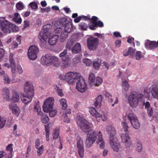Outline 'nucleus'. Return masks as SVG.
Returning <instances> with one entry per match:
<instances>
[{"mask_svg": "<svg viewBox=\"0 0 158 158\" xmlns=\"http://www.w3.org/2000/svg\"><path fill=\"white\" fill-rule=\"evenodd\" d=\"M39 38L40 39L41 45L43 46H45L46 43V41L45 40L47 38H44V37L43 35H42V36H41L40 34L39 36Z\"/></svg>", "mask_w": 158, "mask_h": 158, "instance_id": "obj_45", "label": "nucleus"}, {"mask_svg": "<svg viewBox=\"0 0 158 158\" xmlns=\"http://www.w3.org/2000/svg\"><path fill=\"white\" fill-rule=\"evenodd\" d=\"M101 118V120L103 121H106L108 118V115L106 113H102V114L98 113L97 115V117L96 118Z\"/></svg>", "mask_w": 158, "mask_h": 158, "instance_id": "obj_36", "label": "nucleus"}, {"mask_svg": "<svg viewBox=\"0 0 158 158\" xmlns=\"http://www.w3.org/2000/svg\"><path fill=\"white\" fill-rule=\"evenodd\" d=\"M50 10V7H47L45 8H41L40 11L42 13L48 12Z\"/></svg>", "mask_w": 158, "mask_h": 158, "instance_id": "obj_62", "label": "nucleus"}, {"mask_svg": "<svg viewBox=\"0 0 158 158\" xmlns=\"http://www.w3.org/2000/svg\"><path fill=\"white\" fill-rule=\"evenodd\" d=\"M10 91L9 89L5 87L3 89V98L5 101H9L10 100Z\"/></svg>", "mask_w": 158, "mask_h": 158, "instance_id": "obj_25", "label": "nucleus"}, {"mask_svg": "<svg viewBox=\"0 0 158 158\" xmlns=\"http://www.w3.org/2000/svg\"><path fill=\"white\" fill-rule=\"evenodd\" d=\"M45 129L46 131V137L47 141H48L49 140V127L48 125L45 126Z\"/></svg>", "mask_w": 158, "mask_h": 158, "instance_id": "obj_40", "label": "nucleus"}, {"mask_svg": "<svg viewBox=\"0 0 158 158\" xmlns=\"http://www.w3.org/2000/svg\"><path fill=\"white\" fill-rule=\"evenodd\" d=\"M19 30V27L16 25L10 23V32H18Z\"/></svg>", "mask_w": 158, "mask_h": 158, "instance_id": "obj_43", "label": "nucleus"}, {"mask_svg": "<svg viewBox=\"0 0 158 158\" xmlns=\"http://www.w3.org/2000/svg\"><path fill=\"white\" fill-rule=\"evenodd\" d=\"M151 93L153 98L158 100V88L153 87L151 90Z\"/></svg>", "mask_w": 158, "mask_h": 158, "instance_id": "obj_34", "label": "nucleus"}, {"mask_svg": "<svg viewBox=\"0 0 158 158\" xmlns=\"http://www.w3.org/2000/svg\"><path fill=\"white\" fill-rule=\"evenodd\" d=\"M41 120L42 123H47L49 122V119L48 116L43 115L41 117Z\"/></svg>", "mask_w": 158, "mask_h": 158, "instance_id": "obj_48", "label": "nucleus"}, {"mask_svg": "<svg viewBox=\"0 0 158 158\" xmlns=\"http://www.w3.org/2000/svg\"><path fill=\"white\" fill-rule=\"evenodd\" d=\"M83 62L87 66H90L92 64V61L88 59H85L83 60Z\"/></svg>", "mask_w": 158, "mask_h": 158, "instance_id": "obj_52", "label": "nucleus"}, {"mask_svg": "<svg viewBox=\"0 0 158 158\" xmlns=\"http://www.w3.org/2000/svg\"><path fill=\"white\" fill-rule=\"evenodd\" d=\"M17 9L19 10H21L24 8V6L23 3L21 2L17 3L16 5Z\"/></svg>", "mask_w": 158, "mask_h": 158, "instance_id": "obj_50", "label": "nucleus"}, {"mask_svg": "<svg viewBox=\"0 0 158 158\" xmlns=\"http://www.w3.org/2000/svg\"><path fill=\"white\" fill-rule=\"evenodd\" d=\"M59 56L61 60L64 62L62 64L63 68L68 67L70 65L71 62L67 49L61 52L59 54Z\"/></svg>", "mask_w": 158, "mask_h": 158, "instance_id": "obj_7", "label": "nucleus"}, {"mask_svg": "<svg viewBox=\"0 0 158 158\" xmlns=\"http://www.w3.org/2000/svg\"><path fill=\"white\" fill-rule=\"evenodd\" d=\"M13 133L16 136H19L20 135L19 134H18L17 133L16 130L17 128V126L16 124H14L13 126Z\"/></svg>", "mask_w": 158, "mask_h": 158, "instance_id": "obj_58", "label": "nucleus"}, {"mask_svg": "<svg viewBox=\"0 0 158 158\" xmlns=\"http://www.w3.org/2000/svg\"><path fill=\"white\" fill-rule=\"evenodd\" d=\"M102 79L99 77H97L95 78V87L99 86L102 83Z\"/></svg>", "mask_w": 158, "mask_h": 158, "instance_id": "obj_49", "label": "nucleus"}, {"mask_svg": "<svg viewBox=\"0 0 158 158\" xmlns=\"http://www.w3.org/2000/svg\"><path fill=\"white\" fill-rule=\"evenodd\" d=\"M130 85L128 81L126 80L123 81L122 82V91L126 93L129 90Z\"/></svg>", "mask_w": 158, "mask_h": 158, "instance_id": "obj_29", "label": "nucleus"}, {"mask_svg": "<svg viewBox=\"0 0 158 158\" xmlns=\"http://www.w3.org/2000/svg\"><path fill=\"white\" fill-rule=\"evenodd\" d=\"M74 43V42L72 40H68L66 46V49L67 50H70L71 47Z\"/></svg>", "mask_w": 158, "mask_h": 158, "instance_id": "obj_44", "label": "nucleus"}, {"mask_svg": "<svg viewBox=\"0 0 158 158\" xmlns=\"http://www.w3.org/2000/svg\"><path fill=\"white\" fill-rule=\"evenodd\" d=\"M3 79L5 83L8 84L10 83V79L9 77L6 74L4 75Z\"/></svg>", "mask_w": 158, "mask_h": 158, "instance_id": "obj_53", "label": "nucleus"}, {"mask_svg": "<svg viewBox=\"0 0 158 158\" xmlns=\"http://www.w3.org/2000/svg\"><path fill=\"white\" fill-rule=\"evenodd\" d=\"M106 131L109 135V140L116 137L115 135L116 133L114 127L111 125H108L106 127Z\"/></svg>", "mask_w": 158, "mask_h": 158, "instance_id": "obj_18", "label": "nucleus"}, {"mask_svg": "<svg viewBox=\"0 0 158 158\" xmlns=\"http://www.w3.org/2000/svg\"><path fill=\"white\" fill-rule=\"evenodd\" d=\"M0 27L3 32H10V23L4 18L0 17Z\"/></svg>", "mask_w": 158, "mask_h": 158, "instance_id": "obj_12", "label": "nucleus"}, {"mask_svg": "<svg viewBox=\"0 0 158 158\" xmlns=\"http://www.w3.org/2000/svg\"><path fill=\"white\" fill-rule=\"evenodd\" d=\"M59 36L55 35L51 36L49 38L48 43L51 45H55L58 40Z\"/></svg>", "mask_w": 158, "mask_h": 158, "instance_id": "obj_23", "label": "nucleus"}, {"mask_svg": "<svg viewBox=\"0 0 158 158\" xmlns=\"http://www.w3.org/2000/svg\"><path fill=\"white\" fill-rule=\"evenodd\" d=\"M60 105L62 106V109H65L67 107L66 100L64 98H62L60 100Z\"/></svg>", "mask_w": 158, "mask_h": 158, "instance_id": "obj_41", "label": "nucleus"}, {"mask_svg": "<svg viewBox=\"0 0 158 158\" xmlns=\"http://www.w3.org/2000/svg\"><path fill=\"white\" fill-rule=\"evenodd\" d=\"M10 71L12 73V83H15L18 81V80L16 78V75L17 73L21 74L23 72V70L21 66L19 65H16L15 60L10 58Z\"/></svg>", "mask_w": 158, "mask_h": 158, "instance_id": "obj_5", "label": "nucleus"}, {"mask_svg": "<svg viewBox=\"0 0 158 158\" xmlns=\"http://www.w3.org/2000/svg\"><path fill=\"white\" fill-rule=\"evenodd\" d=\"M50 60V64H52L55 67H58L60 65V61L58 58L56 56H52Z\"/></svg>", "mask_w": 158, "mask_h": 158, "instance_id": "obj_28", "label": "nucleus"}, {"mask_svg": "<svg viewBox=\"0 0 158 158\" xmlns=\"http://www.w3.org/2000/svg\"><path fill=\"white\" fill-rule=\"evenodd\" d=\"M54 100L52 97H49L44 102L43 106V111L48 113L50 109H52L54 104Z\"/></svg>", "mask_w": 158, "mask_h": 158, "instance_id": "obj_11", "label": "nucleus"}, {"mask_svg": "<svg viewBox=\"0 0 158 158\" xmlns=\"http://www.w3.org/2000/svg\"><path fill=\"white\" fill-rule=\"evenodd\" d=\"M35 147L36 149L39 148L40 145V141L39 139H37L35 140Z\"/></svg>", "mask_w": 158, "mask_h": 158, "instance_id": "obj_64", "label": "nucleus"}, {"mask_svg": "<svg viewBox=\"0 0 158 158\" xmlns=\"http://www.w3.org/2000/svg\"><path fill=\"white\" fill-rule=\"evenodd\" d=\"M6 122V120L3 119L0 116V128H3L5 125Z\"/></svg>", "mask_w": 158, "mask_h": 158, "instance_id": "obj_59", "label": "nucleus"}, {"mask_svg": "<svg viewBox=\"0 0 158 158\" xmlns=\"http://www.w3.org/2000/svg\"><path fill=\"white\" fill-rule=\"evenodd\" d=\"M101 60L98 59L95 60L93 62V66L95 69H98L101 64Z\"/></svg>", "mask_w": 158, "mask_h": 158, "instance_id": "obj_39", "label": "nucleus"}, {"mask_svg": "<svg viewBox=\"0 0 158 158\" xmlns=\"http://www.w3.org/2000/svg\"><path fill=\"white\" fill-rule=\"evenodd\" d=\"M145 48L148 50L155 49L157 47V44L156 41L150 42L149 40H147L145 42Z\"/></svg>", "mask_w": 158, "mask_h": 158, "instance_id": "obj_19", "label": "nucleus"}, {"mask_svg": "<svg viewBox=\"0 0 158 158\" xmlns=\"http://www.w3.org/2000/svg\"><path fill=\"white\" fill-rule=\"evenodd\" d=\"M142 149L143 147L141 142L140 141H137L136 148L137 151L139 152H140L142 151Z\"/></svg>", "mask_w": 158, "mask_h": 158, "instance_id": "obj_42", "label": "nucleus"}, {"mask_svg": "<svg viewBox=\"0 0 158 158\" xmlns=\"http://www.w3.org/2000/svg\"><path fill=\"white\" fill-rule=\"evenodd\" d=\"M12 20L16 23L20 24L22 22V19L20 17V15L18 13H15L12 15Z\"/></svg>", "mask_w": 158, "mask_h": 158, "instance_id": "obj_24", "label": "nucleus"}, {"mask_svg": "<svg viewBox=\"0 0 158 158\" xmlns=\"http://www.w3.org/2000/svg\"><path fill=\"white\" fill-rule=\"evenodd\" d=\"M95 78L94 74L91 73L90 74L88 80L89 85L91 87H95Z\"/></svg>", "mask_w": 158, "mask_h": 158, "instance_id": "obj_22", "label": "nucleus"}, {"mask_svg": "<svg viewBox=\"0 0 158 158\" xmlns=\"http://www.w3.org/2000/svg\"><path fill=\"white\" fill-rule=\"evenodd\" d=\"M64 31L68 33H70L72 31V26L71 23L70 22L66 23V24H64Z\"/></svg>", "mask_w": 158, "mask_h": 158, "instance_id": "obj_32", "label": "nucleus"}, {"mask_svg": "<svg viewBox=\"0 0 158 158\" xmlns=\"http://www.w3.org/2000/svg\"><path fill=\"white\" fill-rule=\"evenodd\" d=\"M39 52V49L38 47L35 45L31 46L29 48L27 55L30 59L32 60H35L37 57Z\"/></svg>", "mask_w": 158, "mask_h": 158, "instance_id": "obj_10", "label": "nucleus"}, {"mask_svg": "<svg viewBox=\"0 0 158 158\" xmlns=\"http://www.w3.org/2000/svg\"><path fill=\"white\" fill-rule=\"evenodd\" d=\"M143 95L141 94H137L136 92H131L128 98V100L129 104L132 107H136L139 104V102L141 101L143 98Z\"/></svg>", "mask_w": 158, "mask_h": 158, "instance_id": "obj_4", "label": "nucleus"}, {"mask_svg": "<svg viewBox=\"0 0 158 158\" xmlns=\"http://www.w3.org/2000/svg\"><path fill=\"white\" fill-rule=\"evenodd\" d=\"M57 112V111L56 110L54 109L53 110V109H50L48 111V113H49V115L51 117H52L54 116Z\"/></svg>", "mask_w": 158, "mask_h": 158, "instance_id": "obj_51", "label": "nucleus"}, {"mask_svg": "<svg viewBox=\"0 0 158 158\" xmlns=\"http://www.w3.org/2000/svg\"><path fill=\"white\" fill-rule=\"evenodd\" d=\"M105 96L108 99V101L109 103H112L113 102V99L112 98V95L108 92L106 93L105 94Z\"/></svg>", "mask_w": 158, "mask_h": 158, "instance_id": "obj_47", "label": "nucleus"}, {"mask_svg": "<svg viewBox=\"0 0 158 158\" xmlns=\"http://www.w3.org/2000/svg\"><path fill=\"white\" fill-rule=\"evenodd\" d=\"M102 96L101 95H98L96 98L95 105L97 108H99L102 105Z\"/></svg>", "mask_w": 158, "mask_h": 158, "instance_id": "obj_26", "label": "nucleus"}, {"mask_svg": "<svg viewBox=\"0 0 158 158\" xmlns=\"http://www.w3.org/2000/svg\"><path fill=\"white\" fill-rule=\"evenodd\" d=\"M122 125L123 127L122 129L124 130L125 133H121L120 134L122 141L124 143V145L126 148H129L132 145V143L130 137L128 135V125L125 120L123 122Z\"/></svg>", "mask_w": 158, "mask_h": 158, "instance_id": "obj_3", "label": "nucleus"}, {"mask_svg": "<svg viewBox=\"0 0 158 158\" xmlns=\"http://www.w3.org/2000/svg\"><path fill=\"white\" fill-rule=\"evenodd\" d=\"M109 140L110 143L114 151L116 152L118 151L121 148V145L116 137L111 139Z\"/></svg>", "mask_w": 158, "mask_h": 158, "instance_id": "obj_16", "label": "nucleus"}, {"mask_svg": "<svg viewBox=\"0 0 158 158\" xmlns=\"http://www.w3.org/2000/svg\"><path fill=\"white\" fill-rule=\"evenodd\" d=\"M81 50V44L79 43H77L72 49V53L74 54H77L80 52Z\"/></svg>", "mask_w": 158, "mask_h": 158, "instance_id": "obj_30", "label": "nucleus"}, {"mask_svg": "<svg viewBox=\"0 0 158 158\" xmlns=\"http://www.w3.org/2000/svg\"><path fill=\"white\" fill-rule=\"evenodd\" d=\"M77 123L81 130L85 132H88L85 141L87 148L91 147L96 140L100 148L102 149L104 147L105 143L101 131H96L92 129V124L83 118H80L77 120Z\"/></svg>", "mask_w": 158, "mask_h": 158, "instance_id": "obj_1", "label": "nucleus"}, {"mask_svg": "<svg viewBox=\"0 0 158 158\" xmlns=\"http://www.w3.org/2000/svg\"><path fill=\"white\" fill-rule=\"evenodd\" d=\"M56 154L55 151L51 150L48 153V157L50 158H55Z\"/></svg>", "mask_w": 158, "mask_h": 158, "instance_id": "obj_55", "label": "nucleus"}, {"mask_svg": "<svg viewBox=\"0 0 158 158\" xmlns=\"http://www.w3.org/2000/svg\"><path fill=\"white\" fill-rule=\"evenodd\" d=\"M143 105L145 106V108L147 110V114L149 118H151L152 116L153 111L151 107L150 104L148 102H147L143 103Z\"/></svg>", "mask_w": 158, "mask_h": 158, "instance_id": "obj_21", "label": "nucleus"}, {"mask_svg": "<svg viewBox=\"0 0 158 158\" xmlns=\"http://www.w3.org/2000/svg\"><path fill=\"white\" fill-rule=\"evenodd\" d=\"M37 151V155L38 156L41 155L43 152V150L44 149V146L43 145H42L39 148H38Z\"/></svg>", "mask_w": 158, "mask_h": 158, "instance_id": "obj_54", "label": "nucleus"}, {"mask_svg": "<svg viewBox=\"0 0 158 158\" xmlns=\"http://www.w3.org/2000/svg\"><path fill=\"white\" fill-rule=\"evenodd\" d=\"M66 81L70 85H73L80 79L81 75L79 73L70 72L66 73Z\"/></svg>", "mask_w": 158, "mask_h": 158, "instance_id": "obj_6", "label": "nucleus"}, {"mask_svg": "<svg viewBox=\"0 0 158 158\" xmlns=\"http://www.w3.org/2000/svg\"><path fill=\"white\" fill-rule=\"evenodd\" d=\"M144 55L142 54V53L140 51H137L135 54L136 59L137 60H139L142 58L143 57Z\"/></svg>", "mask_w": 158, "mask_h": 158, "instance_id": "obj_46", "label": "nucleus"}, {"mask_svg": "<svg viewBox=\"0 0 158 158\" xmlns=\"http://www.w3.org/2000/svg\"><path fill=\"white\" fill-rule=\"evenodd\" d=\"M52 56L47 54L43 56L41 59V62L42 64L47 65L50 64V60Z\"/></svg>", "mask_w": 158, "mask_h": 158, "instance_id": "obj_20", "label": "nucleus"}, {"mask_svg": "<svg viewBox=\"0 0 158 158\" xmlns=\"http://www.w3.org/2000/svg\"><path fill=\"white\" fill-rule=\"evenodd\" d=\"M11 110L12 113L16 116H18L20 112V110L19 107L15 104L12 105Z\"/></svg>", "mask_w": 158, "mask_h": 158, "instance_id": "obj_27", "label": "nucleus"}, {"mask_svg": "<svg viewBox=\"0 0 158 158\" xmlns=\"http://www.w3.org/2000/svg\"><path fill=\"white\" fill-rule=\"evenodd\" d=\"M60 129L59 128H55L53 131L52 133L53 139L55 140L60 138V137L59 136Z\"/></svg>", "mask_w": 158, "mask_h": 158, "instance_id": "obj_33", "label": "nucleus"}, {"mask_svg": "<svg viewBox=\"0 0 158 158\" xmlns=\"http://www.w3.org/2000/svg\"><path fill=\"white\" fill-rule=\"evenodd\" d=\"M89 110L90 114L93 116L97 118V115L98 113L97 111L96 110L94 107H91L89 108Z\"/></svg>", "mask_w": 158, "mask_h": 158, "instance_id": "obj_38", "label": "nucleus"}, {"mask_svg": "<svg viewBox=\"0 0 158 158\" xmlns=\"http://www.w3.org/2000/svg\"><path fill=\"white\" fill-rule=\"evenodd\" d=\"M90 19L88 26L89 28L91 30H95L98 27H102L104 26L102 22L100 21H98V18L96 16H92Z\"/></svg>", "mask_w": 158, "mask_h": 158, "instance_id": "obj_9", "label": "nucleus"}, {"mask_svg": "<svg viewBox=\"0 0 158 158\" xmlns=\"http://www.w3.org/2000/svg\"><path fill=\"white\" fill-rule=\"evenodd\" d=\"M127 117L134 128L137 129L139 127L140 124L135 114L133 113H130L128 115Z\"/></svg>", "mask_w": 158, "mask_h": 158, "instance_id": "obj_13", "label": "nucleus"}, {"mask_svg": "<svg viewBox=\"0 0 158 158\" xmlns=\"http://www.w3.org/2000/svg\"><path fill=\"white\" fill-rule=\"evenodd\" d=\"M69 33L64 31L62 32L60 38V40L61 42H63L65 41Z\"/></svg>", "mask_w": 158, "mask_h": 158, "instance_id": "obj_37", "label": "nucleus"}, {"mask_svg": "<svg viewBox=\"0 0 158 158\" xmlns=\"http://www.w3.org/2000/svg\"><path fill=\"white\" fill-rule=\"evenodd\" d=\"M29 5H30L31 8L33 9H36L38 7L37 4L35 2H33L30 3Z\"/></svg>", "mask_w": 158, "mask_h": 158, "instance_id": "obj_60", "label": "nucleus"}, {"mask_svg": "<svg viewBox=\"0 0 158 158\" xmlns=\"http://www.w3.org/2000/svg\"><path fill=\"white\" fill-rule=\"evenodd\" d=\"M149 120L150 121H152V120L155 119L156 120H157V118L158 119V113H156L153 116V114L151 118H149Z\"/></svg>", "mask_w": 158, "mask_h": 158, "instance_id": "obj_61", "label": "nucleus"}, {"mask_svg": "<svg viewBox=\"0 0 158 158\" xmlns=\"http://www.w3.org/2000/svg\"><path fill=\"white\" fill-rule=\"evenodd\" d=\"M87 47L90 50H96L99 44V40L97 38L90 37L87 40Z\"/></svg>", "mask_w": 158, "mask_h": 158, "instance_id": "obj_8", "label": "nucleus"}, {"mask_svg": "<svg viewBox=\"0 0 158 158\" xmlns=\"http://www.w3.org/2000/svg\"><path fill=\"white\" fill-rule=\"evenodd\" d=\"M25 94H22L20 98L22 102L25 104L30 103L32 101L34 96V92L33 86L29 82H26L24 85Z\"/></svg>", "mask_w": 158, "mask_h": 158, "instance_id": "obj_2", "label": "nucleus"}, {"mask_svg": "<svg viewBox=\"0 0 158 158\" xmlns=\"http://www.w3.org/2000/svg\"><path fill=\"white\" fill-rule=\"evenodd\" d=\"M5 51L2 48H0V61L2 60L3 57L4 56Z\"/></svg>", "mask_w": 158, "mask_h": 158, "instance_id": "obj_63", "label": "nucleus"}, {"mask_svg": "<svg viewBox=\"0 0 158 158\" xmlns=\"http://www.w3.org/2000/svg\"><path fill=\"white\" fill-rule=\"evenodd\" d=\"M135 50L131 47H130L127 52L124 53V56H133L135 55Z\"/></svg>", "mask_w": 158, "mask_h": 158, "instance_id": "obj_35", "label": "nucleus"}, {"mask_svg": "<svg viewBox=\"0 0 158 158\" xmlns=\"http://www.w3.org/2000/svg\"><path fill=\"white\" fill-rule=\"evenodd\" d=\"M77 146L79 156L81 157L82 158L84 156V144L82 140L79 136L77 137Z\"/></svg>", "mask_w": 158, "mask_h": 158, "instance_id": "obj_15", "label": "nucleus"}, {"mask_svg": "<svg viewBox=\"0 0 158 158\" xmlns=\"http://www.w3.org/2000/svg\"><path fill=\"white\" fill-rule=\"evenodd\" d=\"M51 25L50 24H47L44 26L42 30L40 32L41 36L43 35L44 38H47L48 36L51 35Z\"/></svg>", "mask_w": 158, "mask_h": 158, "instance_id": "obj_17", "label": "nucleus"}, {"mask_svg": "<svg viewBox=\"0 0 158 158\" xmlns=\"http://www.w3.org/2000/svg\"><path fill=\"white\" fill-rule=\"evenodd\" d=\"M79 26L81 29L84 30H86L87 27V25L84 23H80L79 24Z\"/></svg>", "mask_w": 158, "mask_h": 158, "instance_id": "obj_56", "label": "nucleus"}, {"mask_svg": "<svg viewBox=\"0 0 158 158\" xmlns=\"http://www.w3.org/2000/svg\"><path fill=\"white\" fill-rule=\"evenodd\" d=\"M76 83V89L81 92H84L87 89V85L85 81L83 79L80 78Z\"/></svg>", "mask_w": 158, "mask_h": 158, "instance_id": "obj_14", "label": "nucleus"}, {"mask_svg": "<svg viewBox=\"0 0 158 158\" xmlns=\"http://www.w3.org/2000/svg\"><path fill=\"white\" fill-rule=\"evenodd\" d=\"M62 116L64 118V121L65 122L69 123L70 121V118H69L68 116L67 115L66 113L62 114Z\"/></svg>", "mask_w": 158, "mask_h": 158, "instance_id": "obj_57", "label": "nucleus"}, {"mask_svg": "<svg viewBox=\"0 0 158 158\" xmlns=\"http://www.w3.org/2000/svg\"><path fill=\"white\" fill-rule=\"evenodd\" d=\"M11 100L14 102H18L19 100V96L17 92L15 90L12 91Z\"/></svg>", "mask_w": 158, "mask_h": 158, "instance_id": "obj_31", "label": "nucleus"}]
</instances>
